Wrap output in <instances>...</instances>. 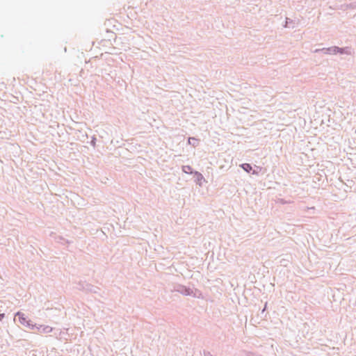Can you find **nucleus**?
Returning a JSON list of instances; mask_svg holds the SVG:
<instances>
[{
    "mask_svg": "<svg viewBox=\"0 0 356 356\" xmlns=\"http://www.w3.org/2000/svg\"><path fill=\"white\" fill-rule=\"evenodd\" d=\"M314 53H323L324 54L334 55L337 54H351L350 48L348 47H339L333 46L327 48L316 49L314 51Z\"/></svg>",
    "mask_w": 356,
    "mask_h": 356,
    "instance_id": "nucleus-1",
    "label": "nucleus"
},
{
    "mask_svg": "<svg viewBox=\"0 0 356 356\" xmlns=\"http://www.w3.org/2000/svg\"><path fill=\"white\" fill-rule=\"evenodd\" d=\"M15 317H17L19 322L22 325L29 328L30 330H34L36 327V323H33L28 317L25 315V314L17 312L15 314Z\"/></svg>",
    "mask_w": 356,
    "mask_h": 356,
    "instance_id": "nucleus-2",
    "label": "nucleus"
},
{
    "mask_svg": "<svg viewBox=\"0 0 356 356\" xmlns=\"http://www.w3.org/2000/svg\"><path fill=\"white\" fill-rule=\"evenodd\" d=\"M172 291L178 292L184 296H189L192 294V289L189 287H187L184 285L181 284H177L174 286L173 289H172Z\"/></svg>",
    "mask_w": 356,
    "mask_h": 356,
    "instance_id": "nucleus-3",
    "label": "nucleus"
},
{
    "mask_svg": "<svg viewBox=\"0 0 356 356\" xmlns=\"http://www.w3.org/2000/svg\"><path fill=\"white\" fill-rule=\"evenodd\" d=\"M35 329H37L38 330V332H40V333H44V334L50 333L53 331V327H51L49 325H40L38 326L36 325V327Z\"/></svg>",
    "mask_w": 356,
    "mask_h": 356,
    "instance_id": "nucleus-4",
    "label": "nucleus"
},
{
    "mask_svg": "<svg viewBox=\"0 0 356 356\" xmlns=\"http://www.w3.org/2000/svg\"><path fill=\"white\" fill-rule=\"evenodd\" d=\"M193 174L194 175L195 182L201 186L202 184V181H205L203 175L197 171H195Z\"/></svg>",
    "mask_w": 356,
    "mask_h": 356,
    "instance_id": "nucleus-5",
    "label": "nucleus"
},
{
    "mask_svg": "<svg viewBox=\"0 0 356 356\" xmlns=\"http://www.w3.org/2000/svg\"><path fill=\"white\" fill-rule=\"evenodd\" d=\"M86 288V292L92 293H99L100 289L98 286H93L91 284L88 283Z\"/></svg>",
    "mask_w": 356,
    "mask_h": 356,
    "instance_id": "nucleus-6",
    "label": "nucleus"
},
{
    "mask_svg": "<svg viewBox=\"0 0 356 356\" xmlns=\"http://www.w3.org/2000/svg\"><path fill=\"white\" fill-rule=\"evenodd\" d=\"M239 166L245 172H246L248 173H252V167L251 164L248 163H244L241 164Z\"/></svg>",
    "mask_w": 356,
    "mask_h": 356,
    "instance_id": "nucleus-7",
    "label": "nucleus"
},
{
    "mask_svg": "<svg viewBox=\"0 0 356 356\" xmlns=\"http://www.w3.org/2000/svg\"><path fill=\"white\" fill-rule=\"evenodd\" d=\"M191 296H192L193 298H199V299L203 298V295H202V291L197 289H195L194 291L192 289V294L191 295Z\"/></svg>",
    "mask_w": 356,
    "mask_h": 356,
    "instance_id": "nucleus-8",
    "label": "nucleus"
},
{
    "mask_svg": "<svg viewBox=\"0 0 356 356\" xmlns=\"http://www.w3.org/2000/svg\"><path fill=\"white\" fill-rule=\"evenodd\" d=\"M188 143L191 145H192L193 147H195L196 146L198 145V140L194 137H189L188 138Z\"/></svg>",
    "mask_w": 356,
    "mask_h": 356,
    "instance_id": "nucleus-9",
    "label": "nucleus"
},
{
    "mask_svg": "<svg viewBox=\"0 0 356 356\" xmlns=\"http://www.w3.org/2000/svg\"><path fill=\"white\" fill-rule=\"evenodd\" d=\"M182 171L186 174H193L195 170H193V169L190 165H183Z\"/></svg>",
    "mask_w": 356,
    "mask_h": 356,
    "instance_id": "nucleus-10",
    "label": "nucleus"
},
{
    "mask_svg": "<svg viewBox=\"0 0 356 356\" xmlns=\"http://www.w3.org/2000/svg\"><path fill=\"white\" fill-rule=\"evenodd\" d=\"M88 284L87 282H82V281H80L78 284H77V286H76V289L79 291H86V285Z\"/></svg>",
    "mask_w": 356,
    "mask_h": 356,
    "instance_id": "nucleus-11",
    "label": "nucleus"
},
{
    "mask_svg": "<svg viewBox=\"0 0 356 356\" xmlns=\"http://www.w3.org/2000/svg\"><path fill=\"white\" fill-rule=\"evenodd\" d=\"M261 170H262L261 167L255 165V168L252 169L251 174L258 175L259 173L261 171Z\"/></svg>",
    "mask_w": 356,
    "mask_h": 356,
    "instance_id": "nucleus-12",
    "label": "nucleus"
},
{
    "mask_svg": "<svg viewBox=\"0 0 356 356\" xmlns=\"http://www.w3.org/2000/svg\"><path fill=\"white\" fill-rule=\"evenodd\" d=\"M58 241V243H62V244H65V243H70L68 240H67V239L64 238H63V237H62V236H59V237L58 238V241Z\"/></svg>",
    "mask_w": 356,
    "mask_h": 356,
    "instance_id": "nucleus-13",
    "label": "nucleus"
},
{
    "mask_svg": "<svg viewBox=\"0 0 356 356\" xmlns=\"http://www.w3.org/2000/svg\"><path fill=\"white\" fill-rule=\"evenodd\" d=\"M293 24V20L289 17H286L284 27H289V24Z\"/></svg>",
    "mask_w": 356,
    "mask_h": 356,
    "instance_id": "nucleus-14",
    "label": "nucleus"
},
{
    "mask_svg": "<svg viewBox=\"0 0 356 356\" xmlns=\"http://www.w3.org/2000/svg\"><path fill=\"white\" fill-rule=\"evenodd\" d=\"M347 8L350 9H356V1L351 2L347 5Z\"/></svg>",
    "mask_w": 356,
    "mask_h": 356,
    "instance_id": "nucleus-15",
    "label": "nucleus"
},
{
    "mask_svg": "<svg viewBox=\"0 0 356 356\" xmlns=\"http://www.w3.org/2000/svg\"><path fill=\"white\" fill-rule=\"evenodd\" d=\"M96 140H97L96 137H95V136H92V140H91V141H90V145H91L92 147H95V145H96Z\"/></svg>",
    "mask_w": 356,
    "mask_h": 356,
    "instance_id": "nucleus-16",
    "label": "nucleus"
},
{
    "mask_svg": "<svg viewBox=\"0 0 356 356\" xmlns=\"http://www.w3.org/2000/svg\"><path fill=\"white\" fill-rule=\"evenodd\" d=\"M204 356H213V355L209 351H204Z\"/></svg>",
    "mask_w": 356,
    "mask_h": 356,
    "instance_id": "nucleus-17",
    "label": "nucleus"
},
{
    "mask_svg": "<svg viewBox=\"0 0 356 356\" xmlns=\"http://www.w3.org/2000/svg\"><path fill=\"white\" fill-rule=\"evenodd\" d=\"M5 317V314L4 313H1L0 314V321H2L3 319Z\"/></svg>",
    "mask_w": 356,
    "mask_h": 356,
    "instance_id": "nucleus-18",
    "label": "nucleus"
},
{
    "mask_svg": "<svg viewBox=\"0 0 356 356\" xmlns=\"http://www.w3.org/2000/svg\"><path fill=\"white\" fill-rule=\"evenodd\" d=\"M267 307V302L265 304L264 308L262 309L261 313H264Z\"/></svg>",
    "mask_w": 356,
    "mask_h": 356,
    "instance_id": "nucleus-19",
    "label": "nucleus"
},
{
    "mask_svg": "<svg viewBox=\"0 0 356 356\" xmlns=\"http://www.w3.org/2000/svg\"><path fill=\"white\" fill-rule=\"evenodd\" d=\"M247 356H254V353H248L247 354Z\"/></svg>",
    "mask_w": 356,
    "mask_h": 356,
    "instance_id": "nucleus-20",
    "label": "nucleus"
},
{
    "mask_svg": "<svg viewBox=\"0 0 356 356\" xmlns=\"http://www.w3.org/2000/svg\"><path fill=\"white\" fill-rule=\"evenodd\" d=\"M280 202H282V204H286V202L284 201L283 199L280 200Z\"/></svg>",
    "mask_w": 356,
    "mask_h": 356,
    "instance_id": "nucleus-21",
    "label": "nucleus"
}]
</instances>
